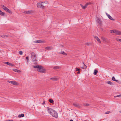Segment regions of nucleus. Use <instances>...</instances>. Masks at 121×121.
Wrapping results in <instances>:
<instances>
[{
  "mask_svg": "<svg viewBox=\"0 0 121 121\" xmlns=\"http://www.w3.org/2000/svg\"><path fill=\"white\" fill-rule=\"evenodd\" d=\"M48 112L52 116L56 118L58 117V115L57 113L54 110L50 108H47Z\"/></svg>",
  "mask_w": 121,
  "mask_h": 121,
  "instance_id": "f257e3e1",
  "label": "nucleus"
},
{
  "mask_svg": "<svg viewBox=\"0 0 121 121\" xmlns=\"http://www.w3.org/2000/svg\"><path fill=\"white\" fill-rule=\"evenodd\" d=\"M33 67L35 68H37V70L39 72L44 73L46 72V70L45 68L41 66L37 65L33 66Z\"/></svg>",
  "mask_w": 121,
  "mask_h": 121,
  "instance_id": "f03ea898",
  "label": "nucleus"
},
{
  "mask_svg": "<svg viewBox=\"0 0 121 121\" xmlns=\"http://www.w3.org/2000/svg\"><path fill=\"white\" fill-rule=\"evenodd\" d=\"M31 57L34 63L35 64L37 61L36 55L34 52H32L31 53Z\"/></svg>",
  "mask_w": 121,
  "mask_h": 121,
  "instance_id": "7ed1b4c3",
  "label": "nucleus"
},
{
  "mask_svg": "<svg viewBox=\"0 0 121 121\" xmlns=\"http://www.w3.org/2000/svg\"><path fill=\"white\" fill-rule=\"evenodd\" d=\"M1 8H3L6 12L12 14V12L9 9L7 8L6 7L3 5H1Z\"/></svg>",
  "mask_w": 121,
  "mask_h": 121,
  "instance_id": "20e7f679",
  "label": "nucleus"
},
{
  "mask_svg": "<svg viewBox=\"0 0 121 121\" xmlns=\"http://www.w3.org/2000/svg\"><path fill=\"white\" fill-rule=\"evenodd\" d=\"M91 4V3L90 2L87 3L85 4V5L84 6L82 5L81 4H80V5L82 7V8L83 9H86L87 8V6L88 5H90V4Z\"/></svg>",
  "mask_w": 121,
  "mask_h": 121,
  "instance_id": "39448f33",
  "label": "nucleus"
},
{
  "mask_svg": "<svg viewBox=\"0 0 121 121\" xmlns=\"http://www.w3.org/2000/svg\"><path fill=\"white\" fill-rule=\"evenodd\" d=\"M8 82L10 83H11L13 85H19V84L18 83H17V82L16 81H8Z\"/></svg>",
  "mask_w": 121,
  "mask_h": 121,
  "instance_id": "423d86ee",
  "label": "nucleus"
},
{
  "mask_svg": "<svg viewBox=\"0 0 121 121\" xmlns=\"http://www.w3.org/2000/svg\"><path fill=\"white\" fill-rule=\"evenodd\" d=\"M37 7L42 8H44L45 7V6L43 5V4L40 3H38L37 4Z\"/></svg>",
  "mask_w": 121,
  "mask_h": 121,
  "instance_id": "0eeeda50",
  "label": "nucleus"
},
{
  "mask_svg": "<svg viewBox=\"0 0 121 121\" xmlns=\"http://www.w3.org/2000/svg\"><path fill=\"white\" fill-rule=\"evenodd\" d=\"M45 41L44 40H37L33 41V42L35 43H45Z\"/></svg>",
  "mask_w": 121,
  "mask_h": 121,
  "instance_id": "6e6552de",
  "label": "nucleus"
},
{
  "mask_svg": "<svg viewBox=\"0 0 121 121\" xmlns=\"http://www.w3.org/2000/svg\"><path fill=\"white\" fill-rule=\"evenodd\" d=\"M82 65L80 66V67L82 69H86V68L87 66L85 65L83 62L82 64Z\"/></svg>",
  "mask_w": 121,
  "mask_h": 121,
  "instance_id": "1a4fd4ad",
  "label": "nucleus"
},
{
  "mask_svg": "<svg viewBox=\"0 0 121 121\" xmlns=\"http://www.w3.org/2000/svg\"><path fill=\"white\" fill-rule=\"evenodd\" d=\"M73 105L75 107L78 108H79L81 107L80 105L78 104L73 103Z\"/></svg>",
  "mask_w": 121,
  "mask_h": 121,
  "instance_id": "9d476101",
  "label": "nucleus"
},
{
  "mask_svg": "<svg viewBox=\"0 0 121 121\" xmlns=\"http://www.w3.org/2000/svg\"><path fill=\"white\" fill-rule=\"evenodd\" d=\"M4 63L5 64L9 65V66H14V65L11 64L9 62H4Z\"/></svg>",
  "mask_w": 121,
  "mask_h": 121,
  "instance_id": "9b49d317",
  "label": "nucleus"
},
{
  "mask_svg": "<svg viewBox=\"0 0 121 121\" xmlns=\"http://www.w3.org/2000/svg\"><path fill=\"white\" fill-rule=\"evenodd\" d=\"M115 33L117 35H120L121 34V32L120 31L116 30Z\"/></svg>",
  "mask_w": 121,
  "mask_h": 121,
  "instance_id": "f8f14e48",
  "label": "nucleus"
},
{
  "mask_svg": "<svg viewBox=\"0 0 121 121\" xmlns=\"http://www.w3.org/2000/svg\"><path fill=\"white\" fill-rule=\"evenodd\" d=\"M96 19H97V22H98L99 24H101L102 23L101 21L100 18L98 17H97L96 18Z\"/></svg>",
  "mask_w": 121,
  "mask_h": 121,
  "instance_id": "ddd939ff",
  "label": "nucleus"
},
{
  "mask_svg": "<svg viewBox=\"0 0 121 121\" xmlns=\"http://www.w3.org/2000/svg\"><path fill=\"white\" fill-rule=\"evenodd\" d=\"M0 15L1 16H4L5 15V13L0 10Z\"/></svg>",
  "mask_w": 121,
  "mask_h": 121,
  "instance_id": "4468645a",
  "label": "nucleus"
},
{
  "mask_svg": "<svg viewBox=\"0 0 121 121\" xmlns=\"http://www.w3.org/2000/svg\"><path fill=\"white\" fill-rule=\"evenodd\" d=\"M13 71L14 72H17L18 73L21 72V71L17 69H13Z\"/></svg>",
  "mask_w": 121,
  "mask_h": 121,
  "instance_id": "2eb2a0df",
  "label": "nucleus"
},
{
  "mask_svg": "<svg viewBox=\"0 0 121 121\" xmlns=\"http://www.w3.org/2000/svg\"><path fill=\"white\" fill-rule=\"evenodd\" d=\"M45 49L47 50H50L52 49V48L51 47H47L45 48Z\"/></svg>",
  "mask_w": 121,
  "mask_h": 121,
  "instance_id": "dca6fc26",
  "label": "nucleus"
},
{
  "mask_svg": "<svg viewBox=\"0 0 121 121\" xmlns=\"http://www.w3.org/2000/svg\"><path fill=\"white\" fill-rule=\"evenodd\" d=\"M107 15V16L108 17V18L111 20H113V18L109 14H108L107 13H106Z\"/></svg>",
  "mask_w": 121,
  "mask_h": 121,
  "instance_id": "f3484780",
  "label": "nucleus"
},
{
  "mask_svg": "<svg viewBox=\"0 0 121 121\" xmlns=\"http://www.w3.org/2000/svg\"><path fill=\"white\" fill-rule=\"evenodd\" d=\"M83 106H88L90 105V104H89L86 103H84L83 104Z\"/></svg>",
  "mask_w": 121,
  "mask_h": 121,
  "instance_id": "a211bd4d",
  "label": "nucleus"
},
{
  "mask_svg": "<svg viewBox=\"0 0 121 121\" xmlns=\"http://www.w3.org/2000/svg\"><path fill=\"white\" fill-rule=\"evenodd\" d=\"M24 116V114H19L18 115V117L19 118L23 117Z\"/></svg>",
  "mask_w": 121,
  "mask_h": 121,
  "instance_id": "6ab92c4d",
  "label": "nucleus"
},
{
  "mask_svg": "<svg viewBox=\"0 0 121 121\" xmlns=\"http://www.w3.org/2000/svg\"><path fill=\"white\" fill-rule=\"evenodd\" d=\"M98 73V71L96 69H95L94 72L93 74L94 75L97 74Z\"/></svg>",
  "mask_w": 121,
  "mask_h": 121,
  "instance_id": "aec40b11",
  "label": "nucleus"
},
{
  "mask_svg": "<svg viewBox=\"0 0 121 121\" xmlns=\"http://www.w3.org/2000/svg\"><path fill=\"white\" fill-rule=\"evenodd\" d=\"M116 30H110V32L112 33H115Z\"/></svg>",
  "mask_w": 121,
  "mask_h": 121,
  "instance_id": "412c9836",
  "label": "nucleus"
},
{
  "mask_svg": "<svg viewBox=\"0 0 121 121\" xmlns=\"http://www.w3.org/2000/svg\"><path fill=\"white\" fill-rule=\"evenodd\" d=\"M24 13H26L27 14H30L31 13V12L29 11H25L24 12Z\"/></svg>",
  "mask_w": 121,
  "mask_h": 121,
  "instance_id": "4be33fe9",
  "label": "nucleus"
},
{
  "mask_svg": "<svg viewBox=\"0 0 121 121\" xmlns=\"http://www.w3.org/2000/svg\"><path fill=\"white\" fill-rule=\"evenodd\" d=\"M49 102L51 103H52L54 102L53 100L52 99H49Z\"/></svg>",
  "mask_w": 121,
  "mask_h": 121,
  "instance_id": "5701e85b",
  "label": "nucleus"
},
{
  "mask_svg": "<svg viewBox=\"0 0 121 121\" xmlns=\"http://www.w3.org/2000/svg\"><path fill=\"white\" fill-rule=\"evenodd\" d=\"M50 79L53 80L55 81L57 80V78L55 77H53L51 78Z\"/></svg>",
  "mask_w": 121,
  "mask_h": 121,
  "instance_id": "b1692460",
  "label": "nucleus"
},
{
  "mask_svg": "<svg viewBox=\"0 0 121 121\" xmlns=\"http://www.w3.org/2000/svg\"><path fill=\"white\" fill-rule=\"evenodd\" d=\"M101 38L104 41H106V39L104 37H101Z\"/></svg>",
  "mask_w": 121,
  "mask_h": 121,
  "instance_id": "393cba45",
  "label": "nucleus"
},
{
  "mask_svg": "<svg viewBox=\"0 0 121 121\" xmlns=\"http://www.w3.org/2000/svg\"><path fill=\"white\" fill-rule=\"evenodd\" d=\"M8 36V35H3L1 36V37L3 38H5Z\"/></svg>",
  "mask_w": 121,
  "mask_h": 121,
  "instance_id": "a878e982",
  "label": "nucleus"
},
{
  "mask_svg": "<svg viewBox=\"0 0 121 121\" xmlns=\"http://www.w3.org/2000/svg\"><path fill=\"white\" fill-rule=\"evenodd\" d=\"M112 79L113 80V81H116V82H117V80H116L115 78V77H113L112 78Z\"/></svg>",
  "mask_w": 121,
  "mask_h": 121,
  "instance_id": "bb28decb",
  "label": "nucleus"
},
{
  "mask_svg": "<svg viewBox=\"0 0 121 121\" xmlns=\"http://www.w3.org/2000/svg\"><path fill=\"white\" fill-rule=\"evenodd\" d=\"M107 83L108 84L112 85V83L110 81H108L107 82Z\"/></svg>",
  "mask_w": 121,
  "mask_h": 121,
  "instance_id": "cd10ccee",
  "label": "nucleus"
},
{
  "mask_svg": "<svg viewBox=\"0 0 121 121\" xmlns=\"http://www.w3.org/2000/svg\"><path fill=\"white\" fill-rule=\"evenodd\" d=\"M42 3H45V4H48V2L47 1H45V2H42Z\"/></svg>",
  "mask_w": 121,
  "mask_h": 121,
  "instance_id": "c85d7f7f",
  "label": "nucleus"
},
{
  "mask_svg": "<svg viewBox=\"0 0 121 121\" xmlns=\"http://www.w3.org/2000/svg\"><path fill=\"white\" fill-rule=\"evenodd\" d=\"M120 96H121V95H117L114 96V97L116 98V97H120Z\"/></svg>",
  "mask_w": 121,
  "mask_h": 121,
  "instance_id": "c756f323",
  "label": "nucleus"
},
{
  "mask_svg": "<svg viewBox=\"0 0 121 121\" xmlns=\"http://www.w3.org/2000/svg\"><path fill=\"white\" fill-rule=\"evenodd\" d=\"M59 67L58 66H55L53 68L55 69H59Z\"/></svg>",
  "mask_w": 121,
  "mask_h": 121,
  "instance_id": "7c9ffc66",
  "label": "nucleus"
},
{
  "mask_svg": "<svg viewBox=\"0 0 121 121\" xmlns=\"http://www.w3.org/2000/svg\"><path fill=\"white\" fill-rule=\"evenodd\" d=\"M19 53L20 55H22L23 54L22 52L21 51H20L19 52Z\"/></svg>",
  "mask_w": 121,
  "mask_h": 121,
  "instance_id": "2f4dec72",
  "label": "nucleus"
},
{
  "mask_svg": "<svg viewBox=\"0 0 121 121\" xmlns=\"http://www.w3.org/2000/svg\"><path fill=\"white\" fill-rule=\"evenodd\" d=\"M76 71H79L80 70V69H78L77 68H76Z\"/></svg>",
  "mask_w": 121,
  "mask_h": 121,
  "instance_id": "473e14b6",
  "label": "nucleus"
},
{
  "mask_svg": "<svg viewBox=\"0 0 121 121\" xmlns=\"http://www.w3.org/2000/svg\"><path fill=\"white\" fill-rule=\"evenodd\" d=\"M116 40L117 41H119L120 42L121 40V39H116Z\"/></svg>",
  "mask_w": 121,
  "mask_h": 121,
  "instance_id": "72a5a7b5",
  "label": "nucleus"
},
{
  "mask_svg": "<svg viewBox=\"0 0 121 121\" xmlns=\"http://www.w3.org/2000/svg\"><path fill=\"white\" fill-rule=\"evenodd\" d=\"M64 52V51H61L59 53V54H63V52Z\"/></svg>",
  "mask_w": 121,
  "mask_h": 121,
  "instance_id": "f704fd0d",
  "label": "nucleus"
},
{
  "mask_svg": "<svg viewBox=\"0 0 121 121\" xmlns=\"http://www.w3.org/2000/svg\"><path fill=\"white\" fill-rule=\"evenodd\" d=\"M26 59L27 60V62L29 61V58L27 56V57H26Z\"/></svg>",
  "mask_w": 121,
  "mask_h": 121,
  "instance_id": "c9c22d12",
  "label": "nucleus"
},
{
  "mask_svg": "<svg viewBox=\"0 0 121 121\" xmlns=\"http://www.w3.org/2000/svg\"><path fill=\"white\" fill-rule=\"evenodd\" d=\"M63 55H64L65 56H66L67 55V53L65 52H63Z\"/></svg>",
  "mask_w": 121,
  "mask_h": 121,
  "instance_id": "e433bc0d",
  "label": "nucleus"
},
{
  "mask_svg": "<svg viewBox=\"0 0 121 121\" xmlns=\"http://www.w3.org/2000/svg\"><path fill=\"white\" fill-rule=\"evenodd\" d=\"M94 38L96 39L97 40V39H99V38L97 36H95L94 37Z\"/></svg>",
  "mask_w": 121,
  "mask_h": 121,
  "instance_id": "4c0bfd02",
  "label": "nucleus"
},
{
  "mask_svg": "<svg viewBox=\"0 0 121 121\" xmlns=\"http://www.w3.org/2000/svg\"><path fill=\"white\" fill-rule=\"evenodd\" d=\"M97 41L99 42L100 43H101V42L100 41V40L99 39H99H97Z\"/></svg>",
  "mask_w": 121,
  "mask_h": 121,
  "instance_id": "58836bf2",
  "label": "nucleus"
},
{
  "mask_svg": "<svg viewBox=\"0 0 121 121\" xmlns=\"http://www.w3.org/2000/svg\"><path fill=\"white\" fill-rule=\"evenodd\" d=\"M109 112H110L109 111H108V112H105V113L106 114H108L109 113Z\"/></svg>",
  "mask_w": 121,
  "mask_h": 121,
  "instance_id": "ea45409f",
  "label": "nucleus"
},
{
  "mask_svg": "<svg viewBox=\"0 0 121 121\" xmlns=\"http://www.w3.org/2000/svg\"><path fill=\"white\" fill-rule=\"evenodd\" d=\"M14 121L13 120H7V121Z\"/></svg>",
  "mask_w": 121,
  "mask_h": 121,
  "instance_id": "a19ab883",
  "label": "nucleus"
},
{
  "mask_svg": "<svg viewBox=\"0 0 121 121\" xmlns=\"http://www.w3.org/2000/svg\"><path fill=\"white\" fill-rule=\"evenodd\" d=\"M45 104V102L44 101L43 103L42 104Z\"/></svg>",
  "mask_w": 121,
  "mask_h": 121,
  "instance_id": "79ce46f5",
  "label": "nucleus"
},
{
  "mask_svg": "<svg viewBox=\"0 0 121 121\" xmlns=\"http://www.w3.org/2000/svg\"><path fill=\"white\" fill-rule=\"evenodd\" d=\"M60 46L61 47H63L64 46L63 45H61Z\"/></svg>",
  "mask_w": 121,
  "mask_h": 121,
  "instance_id": "37998d69",
  "label": "nucleus"
},
{
  "mask_svg": "<svg viewBox=\"0 0 121 121\" xmlns=\"http://www.w3.org/2000/svg\"><path fill=\"white\" fill-rule=\"evenodd\" d=\"M69 121H73V120L72 119L70 120Z\"/></svg>",
  "mask_w": 121,
  "mask_h": 121,
  "instance_id": "c03bdc74",
  "label": "nucleus"
},
{
  "mask_svg": "<svg viewBox=\"0 0 121 121\" xmlns=\"http://www.w3.org/2000/svg\"><path fill=\"white\" fill-rule=\"evenodd\" d=\"M80 73L79 71H78V73Z\"/></svg>",
  "mask_w": 121,
  "mask_h": 121,
  "instance_id": "a18cd8bd",
  "label": "nucleus"
},
{
  "mask_svg": "<svg viewBox=\"0 0 121 121\" xmlns=\"http://www.w3.org/2000/svg\"><path fill=\"white\" fill-rule=\"evenodd\" d=\"M86 45H88V43L86 44Z\"/></svg>",
  "mask_w": 121,
  "mask_h": 121,
  "instance_id": "49530a36",
  "label": "nucleus"
},
{
  "mask_svg": "<svg viewBox=\"0 0 121 121\" xmlns=\"http://www.w3.org/2000/svg\"><path fill=\"white\" fill-rule=\"evenodd\" d=\"M120 112L121 113V111H120Z\"/></svg>",
  "mask_w": 121,
  "mask_h": 121,
  "instance_id": "de8ad7c7",
  "label": "nucleus"
}]
</instances>
